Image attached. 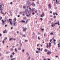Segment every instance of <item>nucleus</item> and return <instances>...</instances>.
<instances>
[{
  "label": "nucleus",
  "mask_w": 60,
  "mask_h": 60,
  "mask_svg": "<svg viewBox=\"0 0 60 60\" xmlns=\"http://www.w3.org/2000/svg\"><path fill=\"white\" fill-rule=\"evenodd\" d=\"M44 36L45 37L46 36V35L45 34H44Z\"/></svg>",
  "instance_id": "obj_53"
},
{
  "label": "nucleus",
  "mask_w": 60,
  "mask_h": 60,
  "mask_svg": "<svg viewBox=\"0 0 60 60\" xmlns=\"http://www.w3.org/2000/svg\"><path fill=\"white\" fill-rule=\"evenodd\" d=\"M11 60H16V58H14L11 59Z\"/></svg>",
  "instance_id": "obj_19"
},
{
  "label": "nucleus",
  "mask_w": 60,
  "mask_h": 60,
  "mask_svg": "<svg viewBox=\"0 0 60 60\" xmlns=\"http://www.w3.org/2000/svg\"><path fill=\"white\" fill-rule=\"evenodd\" d=\"M36 53H39V52L38 51H36Z\"/></svg>",
  "instance_id": "obj_33"
},
{
  "label": "nucleus",
  "mask_w": 60,
  "mask_h": 60,
  "mask_svg": "<svg viewBox=\"0 0 60 60\" xmlns=\"http://www.w3.org/2000/svg\"><path fill=\"white\" fill-rule=\"evenodd\" d=\"M13 39L14 41H15V40H16V39Z\"/></svg>",
  "instance_id": "obj_58"
},
{
  "label": "nucleus",
  "mask_w": 60,
  "mask_h": 60,
  "mask_svg": "<svg viewBox=\"0 0 60 60\" xmlns=\"http://www.w3.org/2000/svg\"><path fill=\"white\" fill-rule=\"evenodd\" d=\"M17 33H19V31H17Z\"/></svg>",
  "instance_id": "obj_60"
},
{
  "label": "nucleus",
  "mask_w": 60,
  "mask_h": 60,
  "mask_svg": "<svg viewBox=\"0 0 60 60\" xmlns=\"http://www.w3.org/2000/svg\"><path fill=\"white\" fill-rule=\"evenodd\" d=\"M18 49L19 50H21V48L20 47L18 48Z\"/></svg>",
  "instance_id": "obj_15"
},
{
  "label": "nucleus",
  "mask_w": 60,
  "mask_h": 60,
  "mask_svg": "<svg viewBox=\"0 0 60 60\" xmlns=\"http://www.w3.org/2000/svg\"><path fill=\"white\" fill-rule=\"evenodd\" d=\"M20 35H22V33H20Z\"/></svg>",
  "instance_id": "obj_34"
},
{
  "label": "nucleus",
  "mask_w": 60,
  "mask_h": 60,
  "mask_svg": "<svg viewBox=\"0 0 60 60\" xmlns=\"http://www.w3.org/2000/svg\"><path fill=\"white\" fill-rule=\"evenodd\" d=\"M40 19L41 20V21H42V20H43V19H42V18H40Z\"/></svg>",
  "instance_id": "obj_41"
},
{
  "label": "nucleus",
  "mask_w": 60,
  "mask_h": 60,
  "mask_svg": "<svg viewBox=\"0 0 60 60\" xmlns=\"http://www.w3.org/2000/svg\"><path fill=\"white\" fill-rule=\"evenodd\" d=\"M29 9L30 10V11H31V10H32V9H31V8H29Z\"/></svg>",
  "instance_id": "obj_31"
},
{
  "label": "nucleus",
  "mask_w": 60,
  "mask_h": 60,
  "mask_svg": "<svg viewBox=\"0 0 60 60\" xmlns=\"http://www.w3.org/2000/svg\"><path fill=\"white\" fill-rule=\"evenodd\" d=\"M30 59V57H29L28 58V59Z\"/></svg>",
  "instance_id": "obj_52"
},
{
  "label": "nucleus",
  "mask_w": 60,
  "mask_h": 60,
  "mask_svg": "<svg viewBox=\"0 0 60 60\" xmlns=\"http://www.w3.org/2000/svg\"><path fill=\"white\" fill-rule=\"evenodd\" d=\"M26 29H27V28L25 27L24 28H23V32H25L26 30Z\"/></svg>",
  "instance_id": "obj_5"
},
{
  "label": "nucleus",
  "mask_w": 60,
  "mask_h": 60,
  "mask_svg": "<svg viewBox=\"0 0 60 60\" xmlns=\"http://www.w3.org/2000/svg\"><path fill=\"white\" fill-rule=\"evenodd\" d=\"M20 46L21 47V46H22V43L20 44Z\"/></svg>",
  "instance_id": "obj_42"
},
{
  "label": "nucleus",
  "mask_w": 60,
  "mask_h": 60,
  "mask_svg": "<svg viewBox=\"0 0 60 60\" xmlns=\"http://www.w3.org/2000/svg\"><path fill=\"white\" fill-rule=\"evenodd\" d=\"M58 24V25H60V24H59V22L58 21L57 22H56L55 23V24Z\"/></svg>",
  "instance_id": "obj_7"
},
{
  "label": "nucleus",
  "mask_w": 60,
  "mask_h": 60,
  "mask_svg": "<svg viewBox=\"0 0 60 60\" xmlns=\"http://www.w3.org/2000/svg\"><path fill=\"white\" fill-rule=\"evenodd\" d=\"M2 8V5H0V9H1Z\"/></svg>",
  "instance_id": "obj_32"
},
{
  "label": "nucleus",
  "mask_w": 60,
  "mask_h": 60,
  "mask_svg": "<svg viewBox=\"0 0 60 60\" xmlns=\"http://www.w3.org/2000/svg\"><path fill=\"white\" fill-rule=\"evenodd\" d=\"M6 33H7V31H6V29L5 30H4L3 31V33H4V34Z\"/></svg>",
  "instance_id": "obj_8"
},
{
  "label": "nucleus",
  "mask_w": 60,
  "mask_h": 60,
  "mask_svg": "<svg viewBox=\"0 0 60 60\" xmlns=\"http://www.w3.org/2000/svg\"><path fill=\"white\" fill-rule=\"evenodd\" d=\"M59 1H57V2H56V4H58Z\"/></svg>",
  "instance_id": "obj_25"
},
{
  "label": "nucleus",
  "mask_w": 60,
  "mask_h": 60,
  "mask_svg": "<svg viewBox=\"0 0 60 60\" xmlns=\"http://www.w3.org/2000/svg\"><path fill=\"white\" fill-rule=\"evenodd\" d=\"M13 39V38H10L9 39V41H11L12 39Z\"/></svg>",
  "instance_id": "obj_16"
},
{
  "label": "nucleus",
  "mask_w": 60,
  "mask_h": 60,
  "mask_svg": "<svg viewBox=\"0 0 60 60\" xmlns=\"http://www.w3.org/2000/svg\"><path fill=\"white\" fill-rule=\"evenodd\" d=\"M20 17V15H18V17Z\"/></svg>",
  "instance_id": "obj_54"
},
{
  "label": "nucleus",
  "mask_w": 60,
  "mask_h": 60,
  "mask_svg": "<svg viewBox=\"0 0 60 60\" xmlns=\"http://www.w3.org/2000/svg\"><path fill=\"white\" fill-rule=\"evenodd\" d=\"M21 40H19V43H21Z\"/></svg>",
  "instance_id": "obj_39"
},
{
  "label": "nucleus",
  "mask_w": 60,
  "mask_h": 60,
  "mask_svg": "<svg viewBox=\"0 0 60 60\" xmlns=\"http://www.w3.org/2000/svg\"><path fill=\"white\" fill-rule=\"evenodd\" d=\"M24 19H26V17H24Z\"/></svg>",
  "instance_id": "obj_37"
},
{
  "label": "nucleus",
  "mask_w": 60,
  "mask_h": 60,
  "mask_svg": "<svg viewBox=\"0 0 60 60\" xmlns=\"http://www.w3.org/2000/svg\"><path fill=\"white\" fill-rule=\"evenodd\" d=\"M10 53V52H6V53L7 54H8V53Z\"/></svg>",
  "instance_id": "obj_46"
},
{
  "label": "nucleus",
  "mask_w": 60,
  "mask_h": 60,
  "mask_svg": "<svg viewBox=\"0 0 60 60\" xmlns=\"http://www.w3.org/2000/svg\"><path fill=\"white\" fill-rule=\"evenodd\" d=\"M53 18H56V16H54Z\"/></svg>",
  "instance_id": "obj_45"
},
{
  "label": "nucleus",
  "mask_w": 60,
  "mask_h": 60,
  "mask_svg": "<svg viewBox=\"0 0 60 60\" xmlns=\"http://www.w3.org/2000/svg\"><path fill=\"white\" fill-rule=\"evenodd\" d=\"M16 20H17V19H16V18H15L14 19V22H15L16 21Z\"/></svg>",
  "instance_id": "obj_11"
},
{
  "label": "nucleus",
  "mask_w": 60,
  "mask_h": 60,
  "mask_svg": "<svg viewBox=\"0 0 60 60\" xmlns=\"http://www.w3.org/2000/svg\"><path fill=\"white\" fill-rule=\"evenodd\" d=\"M52 40H53L54 39V37H53V38H52Z\"/></svg>",
  "instance_id": "obj_51"
},
{
  "label": "nucleus",
  "mask_w": 60,
  "mask_h": 60,
  "mask_svg": "<svg viewBox=\"0 0 60 60\" xmlns=\"http://www.w3.org/2000/svg\"><path fill=\"white\" fill-rule=\"evenodd\" d=\"M44 13H42V15H41V17H43V16H44Z\"/></svg>",
  "instance_id": "obj_6"
},
{
  "label": "nucleus",
  "mask_w": 60,
  "mask_h": 60,
  "mask_svg": "<svg viewBox=\"0 0 60 60\" xmlns=\"http://www.w3.org/2000/svg\"><path fill=\"white\" fill-rule=\"evenodd\" d=\"M40 38V36H39L38 38V40H41V38Z\"/></svg>",
  "instance_id": "obj_26"
},
{
  "label": "nucleus",
  "mask_w": 60,
  "mask_h": 60,
  "mask_svg": "<svg viewBox=\"0 0 60 60\" xmlns=\"http://www.w3.org/2000/svg\"><path fill=\"white\" fill-rule=\"evenodd\" d=\"M56 26V24L55 23H54L53 24H53L52 25H51L52 26V27H53V26Z\"/></svg>",
  "instance_id": "obj_9"
},
{
  "label": "nucleus",
  "mask_w": 60,
  "mask_h": 60,
  "mask_svg": "<svg viewBox=\"0 0 60 60\" xmlns=\"http://www.w3.org/2000/svg\"><path fill=\"white\" fill-rule=\"evenodd\" d=\"M32 11H34V9H33L32 10Z\"/></svg>",
  "instance_id": "obj_44"
},
{
  "label": "nucleus",
  "mask_w": 60,
  "mask_h": 60,
  "mask_svg": "<svg viewBox=\"0 0 60 60\" xmlns=\"http://www.w3.org/2000/svg\"><path fill=\"white\" fill-rule=\"evenodd\" d=\"M15 50L17 52V49L16 48H15Z\"/></svg>",
  "instance_id": "obj_36"
},
{
  "label": "nucleus",
  "mask_w": 60,
  "mask_h": 60,
  "mask_svg": "<svg viewBox=\"0 0 60 60\" xmlns=\"http://www.w3.org/2000/svg\"><path fill=\"white\" fill-rule=\"evenodd\" d=\"M2 36V34H0V36Z\"/></svg>",
  "instance_id": "obj_57"
},
{
  "label": "nucleus",
  "mask_w": 60,
  "mask_h": 60,
  "mask_svg": "<svg viewBox=\"0 0 60 60\" xmlns=\"http://www.w3.org/2000/svg\"><path fill=\"white\" fill-rule=\"evenodd\" d=\"M14 54H15V53H14V52H13V53H12L13 55H14Z\"/></svg>",
  "instance_id": "obj_59"
},
{
  "label": "nucleus",
  "mask_w": 60,
  "mask_h": 60,
  "mask_svg": "<svg viewBox=\"0 0 60 60\" xmlns=\"http://www.w3.org/2000/svg\"><path fill=\"white\" fill-rule=\"evenodd\" d=\"M0 13L1 14H4V13H3V11H1Z\"/></svg>",
  "instance_id": "obj_17"
},
{
  "label": "nucleus",
  "mask_w": 60,
  "mask_h": 60,
  "mask_svg": "<svg viewBox=\"0 0 60 60\" xmlns=\"http://www.w3.org/2000/svg\"><path fill=\"white\" fill-rule=\"evenodd\" d=\"M26 8V7L25 6H23V8L24 9H25Z\"/></svg>",
  "instance_id": "obj_24"
},
{
  "label": "nucleus",
  "mask_w": 60,
  "mask_h": 60,
  "mask_svg": "<svg viewBox=\"0 0 60 60\" xmlns=\"http://www.w3.org/2000/svg\"><path fill=\"white\" fill-rule=\"evenodd\" d=\"M58 48H60V45H59V44H58Z\"/></svg>",
  "instance_id": "obj_14"
},
{
  "label": "nucleus",
  "mask_w": 60,
  "mask_h": 60,
  "mask_svg": "<svg viewBox=\"0 0 60 60\" xmlns=\"http://www.w3.org/2000/svg\"><path fill=\"white\" fill-rule=\"evenodd\" d=\"M2 19V17H0V20H1Z\"/></svg>",
  "instance_id": "obj_40"
},
{
  "label": "nucleus",
  "mask_w": 60,
  "mask_h": 60,
  "mask_svg": "<svg viewBox=\"0 0 60 60\" xmlns=\"http://www.w3.org/2000/svg\"><path fill=\"white\" fill-rule=\"evenodd\" d=\"M49 44L48 43H46L47 45L46 46V47L47 48H48V47L49 48H50V47L51 46V43H49Z\"/></svg>",
  "instance_id": "obj_1"
},
{
  "label": "nucleus",
  "mask_w": 60,
  "mask_h": 60,
  "mask_svg": "<svg viewBox=\"0 0 60 60\" xmlns=\"http://www.w3.org/2000/svg\"><path fill=\"white\" fill-rule=\"evenodd\" d=\"M7 26V25H5V27H6Z\"/></svg>",
  "instance_id": "obj_48"
},
{
  "label": "nucleus",
  "mask_w": 60,
  "mask_h": 60,
  "mask_svg": "<svg viewBox=\"0 0 60 60\" xmlns=\"http://www.w3.org/2000/svg\"><path fill=\"white\" fill-rule=\"evenodd\" d=\"M22 22H23V23H24L25 22V21H24L23 20H22L21 21Z\"/></svg>",
  "instance_id": "obj_18"
},
{
  "label": "nucleus",
  "mask_w": 60,
  "mask_h": 60,
  "mask_svg": "<svg viewBox=\"0 0 60 60\" xmlns=\"http://www.w3.org/2000/svg\"><path fill=\"white\" fill-rule=\"evenodd\" d=\"M31 5H32L33 6H35V4H34V2H32Z\"/></svg>",
  "instance_id": "obj_4"
},
{
  "label": "nucleus",
  "mask_w": 60,
  "mask_h": 60,
  "mask_svg": "<svg viewBox=\"0 0 60 60\" xmlns=\"http://www.w3.org/2000/svg\"><path fill=\"white\" fill-rule=\"evenodd\" d=\"M34 14L35 13H34V12H33L32 13L33 15H34Z\"/></svg>",
  "instance_id": "obj_49"
},
{
  "label": "nucleus",
  "mask_w": 60,
  "mask_h": 60,
  "mask_svg": "<svg viewBox=\"0 0 60 60\" xmlns=\"http://www.w3.org/2000/svg\"><path fill=\"white\" fill-rule=\"evenodd\" d=\"M50 13H52V12L51 11H50Z\"/></svg>",
  "instance_id": "obj_63"
},
{
  "label": "nucleus",
  "mask_w": 60,
  "mask_h": 60,
  "mask_svg": "<svg viewBox=\"0 0 60 60\" xmlns=\"http://www.w3.org/2000/svg\"><path fill=\"white\" fill-rule=\"evenodd\" d=\"M52 41V39H51L50 40V42H51Z\"/></svg>",
  "instance_id": "obj_29"
},
{
  "label": "nucleus",
  "mask_w": 60,
  "mask_h": 60,
  "mask_svg": "<svg viewBox=\"0 0 60 60\" xmlns=\"http://www.w3.org/2000/svg\"><path fill=\"white\" fill-rule=\"evenodd\" d=\"M2 42L3 44H4V40H3L2 41Z\"/></svg>",
  "instance_id": "obj_28"
},
{
  "label": "nucleus",
  "mask_w": 60,
  "mask_h": 60,
  "mask_svg": "<svg viewBox=\"0 0 60 60\" xmlns=\"http://www.w3.org/2000/svg\"><path fill=\"white\" fill-rule=\"evenodd\" d=\"M16 23H17V22H14V26H15V25H16Z\"/></svg>",
  "instance_id": "obj_23"
},
{
  "label": "nucleus",
  "mask_w": 60,
  "mask_h": 60,
  "mask_svg": "<svg viewBox=\"0 0 60 60\" xmlns=\"http://www.w3.org/2000/svg\"><path fill=\"white\" fill-rule=\"evenodd\" d=\"M50 34H51V35H52V34H53V33H50Z\"/></svg>",
  "instance_id": "obj_30"
},
{
  "label": "nucleus",
  "mask_w": 60,
  "mask_h": 60,
  "mask_svg": "<svg viewBox=\"0 0 60 60\" xmlns=\"http://www.w3.org/2000/svg\"><path fill=\"white\" fill-rule=\"evenodd\" d=\"M0 10L1 11H3V9H2V8L0 9Z\"/></svg>",
  "instance_id": "obj_38"
},
{
  "label": "nucleus",
  "mask_w": 60,
  "mask_h": 60,
  "mask_svg": "<svg viewBox=\"0 0 60 60\" xmlns=\"http://www.w3.org/2000/svg\"><path fill=\"white\" fill-rule=\"evenodd\" d=\"M11 51H12L13 50V48H11L10 49Z\"/></svg>",
  "instance_id": "obj_21"
},
{
  "label": "nucleus",
  "mask_w": 60,
  "mask_h": 60,
  "mask_svg": "<svg viewBox=\"0 0 60 60\" xmlns=\"http://www.w3.org/2000/svg\"><path fill=\"white\" fill-rule=\"evenodd\" d=\"M28 21V19H27L26 21V24L27 23V21Z\"/></svg>",
  "instance_id": "obj_20"
},
{
  "label": "nucleus",
  "mask_w": 60,
  "mask_h": 60,
  "mask_svg": "<svg viewBox=\"0 0 60 60\" xmlns=\"http://www.w3.org/2000/svg\"><path fill=\"white\" fill-rule=\"evenodd\" d=\"M37 11H37V10H36L35 11V13H36L37 12Z\"/></svg>",
  "instance_id": "obj_22"
},
{
  "label": "nucleus",
  "mask_w": 60,
  "mask_h": 60,
  "mask_svg": "<svg viewBox=\"0 0 60 60\" xmlns=\"http://www.w3.org/2000/svg\"><path fill=\"white\" fill-rule=\"evenodd\" d=\"M25 42H27V41H28V40H25Z\"/></svg>",
  "instance_id": "obj_27"
},
{
  "label": "nucleus",
  "mask_w": 60,
  "mask_h": 60,
  "mask_svg": "<svg viewBox=\"0 0 60 60\" xmlns=\"http://www.w3.org/2000/svg\"><path fill=\"white\" fill-rule=\"evenodd\" d=\"M22 36H23L24 37H26V35H23Z\"/></svg>",
  "instance_id": "obj_43"
},
{
  "label": "nucleus",
  "mask_w": 60,
  "mask_h": 60,
  "mask_svg": "<svg viewBox=\"0 0 60 60\" xmlns=\"http://www.w3.org/2000/svg\"><path fill=\"white\" fill-rule=\"evenodd\" d=\"M43 49L42 48H41V49L40 50L41 51H42V49Z\"/></svg>",
  "instance_id": "obj_61"
},
{
  "label": "nucleus",
  "mask_w": 60,
  "mask_h": 60,
  "mask_svg": "<svg viewBox=\"0 0 60 60\" xmlns=\"http://www.w3.org/2000/svg\"><path fill=\"white\" fill-rule=\"evenodd\" d=\"M26 54H27L28 55H29V54H28V52H26Z\"/></svg>",
  "instance_id": "obj_56"
},
{
  "label": "nucleus",
  "mask_w": 60,
  "mask_h": 60,
  "mask_svg": "<svg viewBox=\"0 0 60 60\" xmlns=\"http://www.w3.org/2000/svg\"><path fill=\"white\" fill-rule=\"evenodd\" d=\"M48 60H50V59H49L48 58Z\"/></svg>",
  "instance_id": "obj_64"
},
{
  "label": "nucleus",
  "mask_w": 60,
  "mask_h": 60,
  "mask_svg": "<svg viewBox=\"0 0 60 60\" xmlns=\"http://www.w3.org/2000/svg\"><path fill=\"white\" fill-rule=\"evenodd\" d=\"M2 23L3 24H4V22H4V20H2Z\"/></svg>",
  "instance_id": "obj_10"
},
{
  "label": "nucleus",
  "mask_w": 60,
  "mask_h": 60,
  "mask_svg": "<svg viewBox=\"0 0 60 60\" xmlns=\"http://www.w3.org/2000/svg\"><path fill=\"white\" fill-rule=\"evenodd\" d=\"M48 6L49 7V8H51V6L50 5V4H49V5Z\"/></svg>",
  "instance_id": "obj_13"
},
{
  "label": "nucleus",
  "mask_w": 60,
  "mask_h": 60,
  "mask_svg": "<svg viewBox=\"0 0 60 60\" xmlns=\"http://www.w3.org/2000/svg\"><path fill=\"white\" fill-rule=\"evenodd\" d=\"M55 14H56V15H58V14H57L56 13H55Z\"/></svg>",
  "instance_id": "obj_50"
},
{
  "label": "nucleus",
  "mask_w": 60,
  "mask_h": 60,
  "mask_svg": "<svg viewBox=\"0 0 60 60\" xmlns=\"http://www.w3.org/2000/svg\"><path fill=\"white\" fill-rule=\"evenodd\" d=\"M13 56L12 55H11L10 56V57L11 58V57H12Z\"/></svg>",
  "instance_id": "obj_35"
},
{
  "label": "nucleus",
  "mask_w": 60,
  "mask_h": 60,
  "mask_svg": "<svg viewBox=\"0 0 60 60\" xmlns=\"http://www.w3.org/2000/svg\"><path fill=\"white\" fill-rule=\"evenodd\" d=\"M44 51H45V52H48V50L46 49H45L44 50Z\"/></svg>",
  "instance_id": "obj_12"
},
{
  "label": "nucleus",
  "mask_w": 60,
  "mask_h": 60,
  "mask_svg": "<svg viewBox=\"0 0 60 60\" xmlns=\"http://www.w3.org/2000/svg\"><path fill=\"white\" fill-rule=\"evenodd\" d=\"M26 16H27V17H29V15H26Z\"/></svg>",
  "instance_id": "obj_62"
},
{
  "label": "nucleus",
  "mask_w": 60,
  "mask_h": 60,
  "mask_svg": "<svg viewBox=\"0 0 60 60\" xmlns=\"http://www.w3.org/2000/svg\"><path fill=\"white\" fill-rule=\"evenodd\" d=\"M51 53V52L50 51H49L47 53V55H49Z\"/></svg>",
  "instance_id": "obj_3"
},
{
  "label": "nucleus",
  "mask_w": 60,
  "mask_h": 60,
  "mask_svg": "<svg viewBox=\"0 0 60 60\" xmlns=\"http://www.w3.org/2000/svg\"><path fill=\"white\" fill-rule=\"evenodd\" d=\"M10 4H12V2H11L10 3Z\"/></svg>",
  "instance_id": "obj_47"
},
{
  "label": "nucleus",
  "mask_w": 60,
  "mask_h": 60,
  "mask_svg": "<svg viewBox=\"0 0 60 60\" xmlns=\"http://www.w3.org/2000/svg\"><path fill=\"white\" fill-rule=\"evenodd\" d=\"M12 21V19H9V21L10 22V24L11 25H12V22H11V21Z\"/></svg>",
  "instance_id": "obj_2"
},
{
  "label": "nucleus",
  "mask_w": 60,
  "mask_h": 60,
  "mask_svg": "<svg viewBox=\"0 0 60 60\" xmlns=\"http://www.w3.org/2000/svg\"><path fill=\"white\" fill-rule=\"evenodd\" d=\"M24 51H25V50H23L22 51V52H24Z\"/></svg>",
  "instance_id": "obj_55"
}]
</instances>
